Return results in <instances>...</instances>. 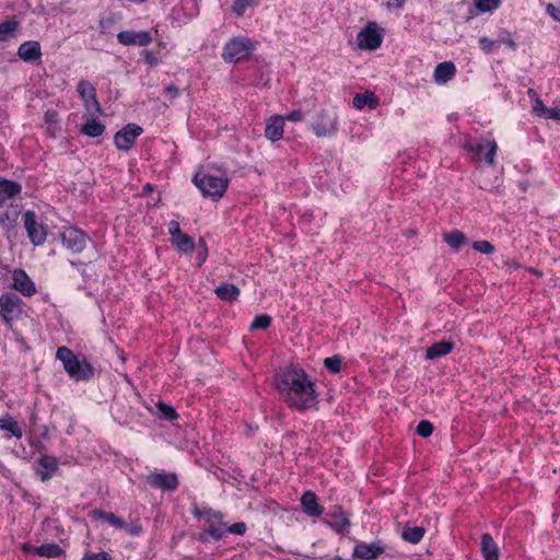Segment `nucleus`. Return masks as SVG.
Wrapping results in <instances>:
<instances>
[{
	"label": "nucleus",
	"mask_w": 560,
	"mask_h": 560,
	"mask_svg": "<svg viewBox=\"0 0 560 560\" xmlns=\"http://www.w3.org/2000/svg\"><path fill=\"white\" fill-rule=\"evenodd\" d=\"M276 387L291 407L302 410L313 406V384L303 369L291 366L280 371L276 376Z\"/></svg>",
	"instance_id": "obj_1"
},
{
	"label": "nucleus",
	"mask_w": 560,
	"mask_h": 560,
	"mask_svg": "<svg viewBox=\"0 0 560 560\" xmlns=\"http://www.w3.org/2000/svg\"><path fill=\"white\" fill-rule=\"evenodd\" d=\"M205 197L219 199L225 192L229 178L224 172L218 171L215 174L210 172H198L192 179Z\"/></svg>",
	"instance_id": "obj_2"
},
{
	"label": "nucleus",
	"mask_w": 560,
	"mask_h": 560,
	"mask_svg": "<svg viewBox=\"0 0 560 560\" xmlns=\"http://www.w3.org/2000/svg\"><path fill=\"white\" fill-rule=\"evenodd\" d=\"M56 358L62 362L66 372L75 381L89 380L94 373L92 365L86 360H79L67 347H59Z\"/></svg>",
	"instance_id": "obj_3"
},
{
	"label": "nucleus",
	"mask_w": 560,
	"mask_h": 560,
	"mask_svg": "<svg viewBox=\"0 0 560 560\" xmlns=\"http://www.w3.org/2000/svg\"><path fill=\"white\" fill-rule=\"evenodd\" d=\"M255 46L247 36H236L225 43L222 51V59L225 62L236 63L252 55Z\"/></svg>",
	"instance_id": "obj_4"
},
{
	"label": "nucleus",
	"mask_w": 560,
	"mask_h": 560,
	"mask_svg": "<svg viewBox=\"0 0 560 560\" xmlns=\"http://www.w3.org/2000/svg\"><path fill=\"white\" fill-rule=\"evenodd\" d=\"M24 303L20 296L12 292L0 295V317L11 327L22 317Z\"/></svg>",
	"instance_id": "obj_5"
},
{
	"label": "nucleus",
	"mask_w": 560,
	"mask_h": 560,
	"mask_svg": "<svg viewBox=\"0 0 560 560\" xmlns=\"http://www.w3.org/2000/svg\"><path fill=\"white\" fill-rule=\"evenodd\" d=\"M195 515L202 518L207 527L203 532L210 535L213 539L220 540L225 535V525L222 523L223 515L219 511L212 509H203L195 511Z\"/></svg>",
	"instance_id": "obj_6"
},
{
	"label": "nucleus",
	"mask_w": 560,
	"mask_h": 560,
	"mask_svg": "<svg viewBox=\"0 0 560 560\" xmlns=\"http://www.w3.org/2000/svg\"><path fill=\"white\" fill-rule=\"evenodd\" d=\"M383 36L375 22H369L357 35L360 49L374 50L382 45Z\"/></svg>",
	"instance_id": "obj_7"
},
{
	"label": "nucleus",
	"mask_w": 560,
	"mask_h": 560,
	"mask_svg": "<svg viewBox=\"0 0 560 560\" xmlns=\"http://www.w3.org/2000/svg\"><path fill=\"white\" fill-rule=\"evenodd\" d=\"M145 481L152 488L174 491L178 488L177 475L174 472L154 471L145 476Z\"/></svg>",
	"instance_id": "obj_8"
},
{
	"label": "nucleus",
	"mask_w": 560,
	"mask_h": 560,
	"mask_svg": "<svg viewBox=\"0 0 560 560\" xmlns=\"http://www.w3.org/2000/svg\"><path fill=\"white\" fill-rule=\"evenodd\" d=\"M36 215L33 211L28 210L24 213V226L33 245L38 246L46 241L45 228L36 221Z\"/></svg>",
	"instance_id": "obj_9"
},
{
	"label": "nucleus",
	"mask_w": 560,
	"mask_h": 560,
	"mask_svg": "<svg viewBox=\"0 0 560 560\" xmlns=\"http://www.w3.org/2000/svg\"><path fill=\"white\" fill-rule=\"evenodd\" d=\"M142 128L136 124H128L119 130L115 137L114 142L118 150L128 151L132 148L135 140L142 133Z\"/></svg>",
	"instance_id": "obj_10"
},
{
	"label": "nucleus",
	"mask_w": 560,
	"mask_h": 560,
	"mask_svg": "<svg viewBox=\"0 0 560 560\" xmlns=\"http://www.w3.org/2000/svg\"><path fill=\"white\" fill-rule=\"evenodd\" d=\"M20 213V205L14 201L8 202L5 199H0V225L3 229H13L16 225Z\"/></svg>",
	"instance_id": "obj_11"
},
{
	"label": "nucleus",
	"mask_w": 560,
	"mask_h": 560,
	"mask_svg": "<svg viewBox=\"0 0 560 560\" xmlns=\"http://www.w3.org/2000/svg\"><path fill=\"white\" fill-rule=\"evenodd\" d=\"M61 238L63 246L72 253H81L85 248L89 240L83 232L74 228L67 229L62 233Z\"/></svg>",
	"instance_id": "obj_12"
},
{
	"label": "nucleus",
	"mask_w": 560,
	"mask_h": 560,
	"mask_svg": "<svg viewBox=\"0 0 560 560\" xmlns=\"http://www.w3.org/2000/svg\"><path fill=\"white\" fill-rule=\"evenodd\" d=\"M469 151L475 153L479 159L483 156L489 165L494 164V156L497 154L498 145L493 140H478L469 143Z\"/></svg>",
	"instance_id": "obj_13"
},
{
	"label": "nucleus",
	"mask_w": 560,
	"mask_h": 560,
	"mask_svg": "<svg viewBox=\"0 0 560 560\" xmlns=\"http://www.w3.org/2000/svg\"><path fill=\"white\" fill-rule=\"evenodd\" d=\"M117 39L125 46H148L152 43L151 34L147 31H122L118 33Z\"/></svg>",
	"instance_id": "obj_14"
},
{
	"label": "nucleus",
	"mask_w": 560,
	"mask_h": 560,
	"mask_svg": "<svg viewBox=\"0 0 560 560\" xmlns=\"http://www.w3.org/2000/svg\"><path fill=\"white\" fill-rule=\"evenodd\" d=\"M384 551V546L381 541H373L371 544L360 542L353 549V557L363 560H372L377 558Z\"/></svg>",
	"instance_id": "obj_15"
},
{
	"label": "nucleus",
	"mask_w": 560,
	"mask_h": 560,
	"mask_svg": "<svg viewBox=\"0 0 560 560\" xmlns=\"http://www.w3.org/2000/svg\"><path fill=\"white\" fill-rule=\"evenodd\" d=\"M13 288L25 296H32L36 292L35 283L22 269L13 271Z\"/></svg>",
	"instance_id": "obj_16"
},
{
	"label": "nucleus",
	"mask_w": 560,
	"mask_h": 560,
	"mask_svg": "<svg viewBox=\"0 0 560 560\" xmlns=\"http://www.w3.org/2000/svg\"><path fill=\"white\" fill-rule=\"evenodd\" d=\"M18 56L26 62L40 61L42 50L40 45L36 40H27L20 45Z\"/></svg>",
	"instance_id": "obj_17"
},
{
	"label": "nucleus",
	"mask_w": 560,
	"mask_h": 560,
	"mask_svg": "<svg viewBox=\"0 0 560 560\" xmlns=\"http://www.w3.org/2000/svg\"><path fill=\"white\" fill-rule=\"evenodd\" d=\"M37 474L43 481L49 480L58 468V460L55 456L44 455L37 462Z\"/></svg>",
	"instance_id": "obj_18"
},
{
	"label": "nucleus",
	"mask_w": 560,
	"mask_h": 560,
	"mask_svg": "<svg viewBox=\"0 0 560 560\" xmlns=\"http://www.w3.org/2000/svg\"><path fill=\"white\" fill-rule=\"evenodd\" d=\"M337 114L335 112H322L317 121V137L330 135L336 129Z\"/></svg>",
	"instance_id": "obj_19"
},
{
	"label": "nucleus",
	"mask_w": 560,
	"mask_h": 560,
	"mask_svg": "<svg viewBox=\"0 0 560 560\" xmlns=\"http://www.w3.org/2000/svg\"><path fill=\"white\" fill-rule=\"evenodd\" d=\"M284 117L273 116L267 120L265 136L271 141H278L283 136Z\"/></svg>",
	"instance_id": "obj_20"
},
{
	"label": "nucleus",
	"mask_w": 560,
	"mask_h": 560,
	"mask_svg": "<svg viewBox=\"0 0 560 560\" xmlns=\"http://www.w3.org/2000/svg\"><path fill=\"white\" fill-rule=\"evenodd\" d=\"M455 72V65L452 61H444L435 67L433 78L436 83L444 84L453 79Z\"/></svg>",
	"instance_id": "obj_21"
},
{
	"label": "nucleus",
	"mask_w": 560,
	"mask_h": 560,
	"mask_svg": "<svg viewBox=\"0 0 560 560\" xmlns=\"http://www.w3.org/2000/svg\"><path fill=\"white\" fill-rule=\"evenodd\" d=\"M21 190L19 183L0 177V199H5L8 202L14 201Z\"/></svg>",
	"instance_id": "obj_22"
},
{
	"label": "nucleus",
	"mask_w": 560,
	"mask_h": 560,
	"mask_svg": "<svg viewBox=\"0 0 560 560\" xmlns=\"http://www.w3.org/2000/svg\"><path fill=\"white\" fill-rule=\"evenodd\" d=\"M454 349V342L450 340H441L434 342L427 349L425 358L429 360H434L441 357H444L452 352Z\"/></svg>",
	"instance_id": "obj_23"
},
{
	"label": "nucleus",
	"mask_w": 560,
	"mask_h": 560,
	"mask_svg": "<svg viewBox=\"0 0 560 560\" xmlns=\"http://www.w3.org/2000/svg\"><path fill=\"white\" fill-rule=\"evenodd\" d=\"M481 552L485 560H499V548L490 534L481 536Z\"/></svg>",
	"instance_id": "obj_24"
},
{
	"label": "nucleus",
	"mask_w": 560,
	"mask_h": 560,
	"mask_svg": "<svg viewBox=\"0 0 560 560\" xmlns=\"http://www.w3.org/2000/svg\"><path fill=\"white\" fill-rule=\"evenodd\" d=\"M533 112L542 118L560 120V108L547 107L540 98H535Z\"/></svg>",
	"instance_id": "obj_25"
},
{
	"label": "nucleus",
	"mask_w": 560,
	"mask_h": 560,
	"mask_svg": "<svg viewBox=\"0 0 560 560\" xmlns=\"http://www.w3.org/2000/svg\"><path fill=\"white\" fill-rule=\"evenodd\" d=\"M91 514L93 517H95L97 520H102L115 528H118V529L127 528L126 522L121 517H118L117 515H115L112 512H103L101 510H94V511H92Z\"/></svg>",
	"instance_id": "obj_26"
},
{
	"label": "nucleus",
	"mask_w": 560,
	"mask_h": 560,
	"mask_svg": "<svg viewBox=\"0 0 560 560\" xmlns=\"http://www.w3.org/2000/svg\"><path fill=\"white\" fill-rule=\"evenodd\" d=\"M352 104L357 109H362L365 106L370 108H375L378 105V100L373 92H364L355 94Z\"/></svg>",
	"instance_id": "obj_27"
},
{
	"label": "nucleus",
	"mask_w": 560,
	"mask_h": 560,
	"mask_svg": "<svg viewBox=\"0 0 560 560\" xmlns=\"http://www.w3.org/2000/svg\"><path fill=\"white\" fill-rule=\"evenodd\" d=\"M323 522L328 526L332 527L338 533L348 532V528L350 527L349 518L342 512L332 513L330 515V518L323 520Z\"/></svg>",
	"instance_id": "obj_28"
},
{
	"label": "nucleus",
	"mask_w": 560,
	"mask_h": 560,
	"mask_svg": "<svg viewBox=\"0 0 560 560\" xmlns=\"http://www.w3.org/2000/svg\"><path fill=\"white\" fill-rule=\"evenodd\" d=\"M217 296L225 302H233L240 295V289L232 283H222L214 290Z\"/></svg>",
	"instance_id": "obj_29"
},
{
	"label": "nucleus",
	"mask_w": 560,
	"mask_h": 560,
	"mask_svg": "<svg viewBox=\"0 0 560 560\" xmlns=\"http://www.w3.org/2000/svg\"><path fill=\"white\" fill-rule=\"evenodd\" d=\"M105 131V126L94 119L93 117L88 119L81 127V132L88 137H100Z\"/></svg>",
	"instance_id": "obj_30"
},
{
	"label": "nucleus",
	"mask_w": 560,
	"mask_h": 560,
	"mask_svg": "<svg viewBox=\"0 0 560 560\" xmlns=\"http://www.w3.org/2000/svg\"><path fill=\"white\" fill-rule=\"evenodd\" d=\"M19 26L20 23L15 19L7 20L0 23V43L8 42L9 39L13 38Z\"/></svg>",
	"instance_id": "obj_31"
},
{
	"label": "nucleus",
	"mask_w": 560,
	"mask_h": 560,
	"mask_svg": "<svg viewBox=\"0 0 560 560\" xmlns=\"http://www.w3.org/2000/svg\"><path fill=\"white\" fill-rule=\"evenodd\" d=\"M466 235L458 230H453L444 235L445 243L454 250H458L466 243Z\"/></svg>",
	"instance_id": "obj_32"
},
{
	"label": "nucleus",
	"mask_w": 560,
	"mask_h": 560,
	"mask_svg": "<svg viewBox=\"0 0 560 560\" xmlns=\"http://www.w3.org/2000/svg\"><path fill=\"white\" fill-rule=\"evenodd\" d=\"M424 536V528L421 526L407 527L401 532V537L410 544H418Z\"/></svg>",
	"instance_id": "obj_33"
},
{
	"label": "nucleus",
	"mask_w": 560,
	"mask_h": 560,
	"mask_svg": "<svg viewBox=\"0 0 560 560\" xmlns=\"http://www.w3.org/2000/svg\"><path fill=\"white\" fill-rule=\"evenodd\" d=\"M0 430L10 432L13 436L21 439L22 430L18 422L10 416L0 418Z\"/></svg>",
	"instance_id": "obj_34"
},
{
	"label": "nucleus",
	"mask_w": 560,
	"mask_h": 560,
	"mask_svg": "<svg viewBox=\"0 0 560 560\" xmlns=\"http://www.w3.org/2000/svg\"><path fill=\"white\" fill-rule=\"evenodd\" d=\"M172 243L182 253H189L194 249V240L184 233L172 238Z\"/></svg>",
	"instance_id": "obj_35"
},
{
	"label": "nucleus",
	"mask_w": 560,
	"mask_h": 560,
	"mask_svg": "<svg viewBox=\"0 0 560 560\" xmlns=\"http://www.w3.org/2000/svg\"><path fill=\"white\" fill-rule=\"evenodd\" d=\"M35 550L38 556L47 558H57L62 552V549L57 544H44Z\"/></svg>",
	"instance_id": "obj_36"
},
{
	"label": "nucleus",
	"mask_w": 560,
	"mask_h": 560,
	"mask_svg": "<svg viewBox=\"0 0 560 560\" xmlns=\"http://www.w3.org/2000/svg\"><path fill=\"white\" fill-rule=\"evenodd\" d=\"M502 0H474L477 13L493 12L501 5Z\"/></svg>",
	"instance_id": "obj_37"
},
{
	"label": "nucleus",
	"mask_w": 560,
	"mask_h": 560,
	"mask_svg": "<svg viewBox=\"0 0 560 560\" xmlns=\"http://www.w3.org/2000/svg\"><path fill=\"white\" fill-rule=\"evenodd\" d=\"M259 0H235L232 5V11L237 16H243L246 9L258 5Z\"/></svg>",
	"instance_id": "obj_38"
},
{
	"label": "nucleus",
	"mask_w": 560,
	"mask_h": 560,
	"mask_svg": "<svg viewBox=\"0 0 560 560\" xmlns=\"http://www.w3.org/2000/svg\"><path fill=\"white\" fill-rule=\"evenodd\" d=\"M301 503L303 505L304 511L311 515H315V493L312 491H306L302 498Z\"/></svg>",
	"instance_id": "obj_39"
},
{
	"label": "nucleus",
	"mask_w": 560,
	"mask_h": 560,
	"mask_svg": "<svg viewBox=\"0 0 560 560\" xmlns=\"http://www.w3.org/2000/svg\"><path fill=\"white\" fill-rule=\"evenodd\" d=\"M77 91L82 100L92 98V96L96 94L94 85L86 80H81L78 83Z\"/></svg>",
	"instance_id": "obj_40"
},
{
	"label": "nucleus",
	"mask_w": 560,
	"mask_h": 560,
	"mask_svg": "<svg viewBox=\"0 0 560 560\" xmlns=\"http://www.w3.org/2000/svg\"><path fill=\"white\" fill-rule=\"evenodd\" d=\"M271 317L267 314H261L255 317L253 323L250 324V330L255 329H266L270 326Z\"/></svg>",
	"instance_id": "obj_41"
},
{
	"label": "nucleus",
	"mask_w": 560,
	"mask_h": 560,
	"mask_svg": "<svg viewBox=\"0 0 560 560\" xmlns=\"http://www.w3.org/2000/svg\"><path fill=\"white\" fill-rule=\"evenodd\" d=\"M324 366L332 374H336L340 371L341 368V358L340 355H332L330 358H326L324 360Z\"/></svg>",
	"instance_id": "obj_42"
},
{
	"label": "nucleus",
	"mask_w": 560,
	"mask_h": 560,
	"mask_svg": "<svg viewBox=\"0 0 560 560\" xmlns=\"http://www.w3.org/2000/svg\"><path fill=\"white\" fill-rule=\"evenodd\" d=\"M472 248L476 252H479V253L486 254V255H492L495 250L494 246L488 241H475L472 243Z\"/></svg>",
	"instance_id": "obj_43"
},
{
	"label": "nucleus",
	"mask_w": 560,
	"mask_h": 560,
	"mask_svg": "<svg viewBox=\"0 0 560 560\" xmlns=\"http://www.w3.org/2000/svg\"><path fill=\"white\" fill-rule=\"evenodd\" d=\"M416 432L422 438H429L433 433V424L428 420L418 423Z\"/></svg>",
	"instance_id": "obj_44"
},
{
	"label": "nucleus",
	"mask_w": 560,
	"mask_h": 560,
	"mask_svg": "<svg viewBox=\"0 0 560 560\" xmlns=\"http://www.w3.org/2000/svg\"><path fill=\"white\" fill-rule=\"evenodd\" d=\"M116 23V18L114 14H109L107 16H103L100 20V31L101 33H109Z\"/></svg>",
	"instance_id": "obj_45"
},
{
	"label": "nucleus",
	"mask_w": 560,
	"mask_h": 560,
	"mask_svg": "<svg viewBox=\"0 0 560 560\" xmlns=\"http://www.w3.org/2000/svg\"><path fill=\"white\" fill-rule=\"evenodd\" d=\"M84 107L86 112L93 116L96 113H101V105L96 100V94L92 96V98H85L83 100Z\"/></svg>",
	"instance_id": "obj_46"
},
{
	"label": "nucleus",
	"mask_w": 560,
	"mask_h": 560,
	"mask_svg": "<svg viewBox=\"0 0 560 560\" xmlns=\"http://www.w3.org/2000/svg\"><path fill=\"white\" fill-rule=\"evenodd\" d=\"M497 42H498V45L505 44L513 50H515L517 47L516 43L514 42V39L511 36V33L505 30H503L499 33Z\"/></svg>",
	"instance_id": "obj_47"
},
{
	"label": "nucleus",
	"mask_w": 560,
	"mask_h": 560,
	"mask_svg": "<svg viewBox=\"0 0 560 560\" xmlns=\"http://www.w3.org/2000/svg\"><path fill=\"white\" fill-rule=\"evenodd\" d=\"M161 416L167 420H174L178 417L175 409L166 404L160 402L158 405Z\"/></svg>",
	"instance_id": "obj_48"
},
{
	"label": "nucleus",
	"mask_w": 560,
	"mask_h": 560,
	"mask_svg": "<svg viewBox=\"0 0 560 560\" xmlns=\"http://www.w3.org/2000/svg\"><path fill=\"white\" fill-rule=\"evenodd\" d=\"M479 46L486 54H490L498 47V42L483 36L479 38Z\"/></svg>",
	"instance_id": "obj_49"
},
{
	"label": "nucleus",
	"mask_w": 560,
	"mask_h": 560,
	"mask_svg": "<svg viewBox=\"0 0 560 560\" xmlns=\"http://www.w3.org/2000/svg\"><path fill=\"white\" fill-rule=\"evenodd\" d=\"M44 120L47 126H54L55 129H58V114L54 109H48L44 115Z\"/></svg>",
	"instance_id": "obj_50"
},
{
	"label": "nucleus",
	"mask_w": 560,
	"mask_h": 560,
	"mask_svg": "<svg viewBox=\"0 0 560 560\" xmlns=\"http://www.w3.org/2000/svg\"><path fill=\"white\" fill-rule=\"evenodd\" d=\"M246 524L243 522L234 523L230 527L225 528V533H231L235 535H243L246 532Z\"/></svg>",
	"instance_id": "obj_51"
},
{
	"label": "nucleus",
	"mask_w": 560,
	"mask_h": 560,
	"mask_svg": "<svg viewBox=\"0 0 560 560\" xmlns=\"http://www.w3.org/2000/svg\"><path fill=\"white\" fill-rule=\"evenodd\" d=\"M546 12L557 22H560V8L552 3L546 5Z\"/></svg>",
	"instance_id": "obj_52"
},
{
	"label": "nucleus",
	"mask_w": 560,
	"mask_h": 560,
	"mask_svg": "<svg viewBox=\"0 0 560 560\" xmlns=\"http://www.w3.org/2000/svg\"><path fill=\"white\" fill-rule=\"evenodd\" d=\"M168 233L171 234L172 238L183 233L177 221L173 220L168 223Z\"/></svg>",
	"instance_id": "obj_53"
},
{
	"label": "nucleus",
	"mask_w": 560,
	"mask_h": 560,
	"mask_svg": "<svg viewBox=\"0 0 560 560\" xmlns=\"http://www.w3.org/2000/svg\"><path fill=\"white\" fill-rule=\"evenodd\" d=\"M82 560H110V557L106 552L92 553L83 557Z\"/></svg>",
	"instance_id": "obj_54"
},
{
	"label": "nucleus",
	"mask_w": 560,
	"mask_h": 560,
	"mask_svg": "<svg viewBox=\"0 0 560 560\" xmlns=\"http://www.w3.org/2000/svg\"><path fill=\"white\" fill-rule=\"evenodd\" d=\"M164 92H165V94H166V96H167L168 98H175V97H177V96H178V94H179V90H178V88H177V86H175L174 84H170V85H167V86L165 88Z\"/></svg>",
	"instance_id": "obj_55"
},
{
	"label": "nucleus",
	"mask_w": 560,
	"mask_h": 560,
	"mask_svg": "<svg viewBox=\"0 0 560 560\" xmlns=\"http://www.w3.org/2000/svg\"><path fill=\"white\" fill-rule=\"evenodd\" d=\"M144 60L150 65V66H156L159 63V58L151 51H144Z\"/></svg>",
	"instance_id": "obj_56"
},
{
	"label": "nucleus",
	"mask_w": 560,
	"mask_h": 560,
	"mask_svg": "<svg viewBox=\"0 0 560 560\" xmlns=\"http://www.w3.org/2000/svg\"><path fill=\"white\" fill-rule=\"evenodd\" d=\"M302 118H303V113L301 110H293L292 113H290L287 116V119L291 120V121H299V120H302Z\"/></svg>",
	"instance_id": "obj_57"
},
{
	"label": "nucleus",
	"mask_w": 560,
	"mask_h": 560,
	"mask_svg": "<svg viewBox=\"0 0 560 560\" xmlns=\"http://www.w3.org/2000/svg\"><path fill=\"white\" fill-rule=\"evenodd\" d=\"M504 265L506 266V268L510 270V271H513V270H517L521 268V265L520 262H517L516 260L514 259H510V260H506L504 262Z\"/></svg>",
	"instance_id": "obj_58"
},
{
	"label": "nucleus",
	"mask_w": 560,
	"mask_h": 560,
	"mask_svg": "<svg viewBox=\"0 0 560 560\" xmlns=\"http://www.w3.org/2000/svg\"><path fill=\"white\" fill-rule=\"evenodd\" d=\"M406 0H388V7L400 9L404 7Z\"/></svg>",
	"instance_id": "obj_59"
},
{
	"label": "nucleus",
	"mask_w": 560,
	"mask_h": 560,
	"mask_svg": "<svg viewBox=\"0 0 560 560\" xmlns=\"http://www.w3.org/2000/svg\"><path fill=\"white\" fill-rule=\"evenodd\" d=\"M47 130L51 137H57L60 132V127L58 126V129H55L54 126H47Z\"/></svg>",
	"instance_id": "obj_60"
},
{
	"label": "nucleus",
	"mask_w": 560,
	"mask_h": 560,
	"mask_svg": "<svg viewBox=\"0 0 560 560\" xmlns=\"http://www.w3.org/2000/svg\"><path fill=\"white\" fill-rule=\"evenodd\" d=\"M126 529H127L131 535H133V536L139 535L140 530H141V529H140V527H129L128 525H127V528H126Z\"/></svg>",
	"instance_id": "obj_61"
},
{
	"label": "nucleus",
	"mask_w": 560,
	"mask_h": 560,
	"mask_svg": "<svg viewBox=\"0 0 560 560\" xmlns=\"http://www.w3.org/2000/svg\"><path fill=\"white\" fill-rule=\"evenodd\" d=\"M206 256H207V250L205 249L203 252H200L198 254V258H199V266H201V264L206 260Z\"/></svg>",
	"instance_id": "obj_62"
},
{
	"label": "nucleus",
	"mask_w": 560,
	"mask_h": 560,
	"mask_svg": "<svg viewBox=\"0 0 560 560\" xmlns=\"http://www.w3.org/2000/svg\"><path fill=\"white\" fill-rule=\"evenodd\" d=\"M527 93H528L529 97L532 98L533 103L535 102V98H539V97L537 96V93H536V91H535L534 89H529V90L527 91Z\"/></svg>",
	"instance_id": "obj_63"
},
{
	"label": "nucleus",
	"mask_w": 560,
	"mask_h": 560,
	"mask_svg": "<svg viewBox=\"0 0 560 560\" xmlns=\"http://www.w3.org/2000/svg\"><path fill=\"white\" fill-rule=\"evenodd\" d=\"M323 512H324L323 506H320V505L317 503V510H316L317 517H318Z\"/></svg>",
	"instance_id": "obj_64"
}]
</instances>
